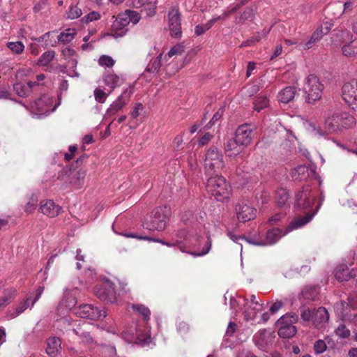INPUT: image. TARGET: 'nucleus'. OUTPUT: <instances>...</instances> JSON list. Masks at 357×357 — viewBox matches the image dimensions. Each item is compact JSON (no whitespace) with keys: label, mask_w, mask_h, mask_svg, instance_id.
Here are the masks:
<instances>
[{"label":"nucleus","mask_w":357,"mask_h":357,"mask_svg":"<svg viewBox=\"0 0 357 357\" xmlns=\"http://www.w3.org/2000/svg\"><path fill=\"white\" fill-rule=\"evenodd\" d=\"M208 175L209 178L206 186L208 192L219 202L227 200L231 195V189L226 179L218 173Z\"/></svg>","instance_id":"1"},{"label":"nucleus","mask_w":357,"mask_h":357,"mask_svg":"<svg viewBox=\"0 0 357 357\" xmlns=\"http://www.w3.org/2000/svg\"><path fill=\"white\" fill-rule=\"evenodd\" d=\"M356 124L355 118L344 112L328 114L324 121V128L330 132H338L343 128H349Z\"/></svg>","instance_id":"2"},{"label":"nucleus","mask_w":357,"mask_h":357,"mask_svg":"<svg viewBox=\"0 0 357 357\" xmlns=\"http://www.w3.org/2000/svg\"><path fill=\"white\" fill-rule=\"evenodd\" d=\"M323 89V84L315 75L310 74L307 76L303 86L304 92L307 95V102L314 104L316 101L320 100Z\"/></svg>","instance_id":"3"},{"label":"nucleus","mask_w":357,"mask_h":357,"mask_svg":"<svg viewBox=\"0 0 357 357\" xmlns=\"http://www.w3.org/2000/svg\"><path fill=\"white\" fill-rule=\"evenodd\" d=\"M225 163L222 153L215 147L209 149L205 156L204 168L207 174L220 173Z\"/></svg>","instance_id":"4"},{"label":"nucleus","mask_w":357,"mask_h":357,"mask_svg":"<svg viewBox=\"0 0 357 357\" xmlns=\"http://www.w3.org/2000/svg\"><path fill=\"white\" fill-rule=\"evenodd\" d=\"M177 236L179 238H183V240H177L173 243L167 241H161V243L169 247L178 246L181 251L184 252L186 245L199 246L202 238V236L195 231L187 232L185 230L179 231Z\"/></svg>","instance_id":"5"},{"label":"nucleus","mask_w":357,"mask_h":357,"mask_svg":"<svg viewBox=\"0 0 357 357\" xmlns=\"http://www.w3.org/2000/svg\"><path fill=\"white\" fill-rule=\"evenodd\" d=\"M94 294L105 303H114L116 301L114 284L108 280H105L102 283L96 286Z\"/></svg>","instance_id":"6"},{"label":"nucleus","mask_w":357,"mask_h":357,"mask_svg":"<svg viewBox=\"0 0 357 357\" xmlns=\"http://www.w3.org/2000/svg\"><path fill=\"white\" fill-rule=\"evenodd\" d=\"M168 211L169 209L166 206H160L154 209L151 216L149 225H147L146 228L151 230H164L167 225Z\"/></svg>","instance_id":"7"},{"label":"nucleus","mask_w":357,"mask_h":357,"mask_svg":"<svg viewBox=\"0 0 357 357\" xmlns=\"http://www.w3.org/2000/svg\"><path fill=\"white\" fill-rule=\"evenodd\" d=\"M342 97L350 108L357 112V79L344 84Z\"/></svg>","instance_id":"8"},{"label":"nucleus","mask_w":357,"mask_h":357,"mask_svg":"<svg viewBox=\"0 0 357 357\" xmlns=\"http://www.w3.org/2000/svg\"><path fill=\"white\" fill-rule=\"evenodd\" d=\"M75 313L79 317L91 320H99L106 317V312L93 305L84 304L74 309Z\"/></svg>","instance_id":"9"},{"label":"nucleus","mask_w":357,"mask_h":357,"mask_svg":"<svg viewBox=\"0 0 357 357\" xmlns=\"http://www.w3.org/2000/svg\"><path fill=\"white\" fill-rule=\"evenodd\" d=\"M237 219L243 222L253 220L256 216V209L248 200H241L235 206Z\"/></svg>","instance_id":"10"},{"label":"nucleus","mask_w":357,"mask_h":357,"mask_svg":"<svg viewBox=\"0 0 357 357\" xmlns=\"http://www.w3.org/2000/svg\"><path fill=\"white\" fill-rule=\"evenodd\" d=\"M315 197L311 194L310 185L303 186L295 195V206L301 209L310 208L314 202Z\"/></svg>","instance_id":"11"},{"label":"nucleus","mask_w":357,"mask_h":357,"mask_svg":"<svg viewBox=\"0 0 357 357\" xmlns=\"http://www.w3.org/2000/svg\"><path fill=\"white\" fill-rule=\"evenodd\" d=\"M285 231H283L279 228H273L269 229L266 235L264 240H257L255 238L247 239L250 244L259 246L271 245L275 243L282 236L286 235Z\"/></svg>","instance_id":"12"},{"label":"nucleus","mask_w":357,"mask_h":357,"mask_svg":"<svg viewBox=\"0 0 357 357\" xmlns=\"http://www.w3.org/2000/svg\"><path fill=\"white\" fill-rule=\"evenodd\" d=\"M168 21L171 36L180 38L181 36V16L177 6H173L169 10Z\"/></svg>","instance_id":"13"},{"label":"nucleus","mask_w":357,"mask_h":357,"mask_svg":"<svg viewBox=\"0 0 357 357\" xmlns=\"http://www.w3.org/2000/svg\"><path fill=\"white\" fill-rule=\"evenodd\" d=\"M132 93L133 89L131 86L124 89L122 93L110 105L107 110V114L112 116L121 111L127 105Z\"/></svg>","instance_id":"14"},{"label":"nucleus","mask_w":357,"mask_h":357,"mask_svg":"<svg viewBox=\"0 0 357 357\" xmlns=\"http://www.w3.org/2000/svg\"><path fill=\"white\" fill-rule=\"evenodd\" d=\"M254 127L248 124H243L238 127L235 132V139L243 146H247L252 141L254 137Z\"/></svg>","instance_id":"15"},{"label":"nucleus","mask_w":357,"mask_h":357,"mask_svg":"<svg viewBox=\"0 0 357 357\" xmlns=\"http://www.w3.org/2000/svg\"><path fill=\"white\" fill-rule=\"evenodd\" d=\"M274 336L270 330L263 329L257 331L253 336V342L257 347L264 350L273 342Z\"/></svg>","instance_id":"16"},{"label":"nucleus","mask_w":357,"mask_h":357,"mask_svg":"<svg viewBox=\"0 0 357 357\" xmlns=\"http://www.w3.org/2000/svg\"><path fill=\"white\" fill-rule=\"evenodd\" d=\"M129 24L127 14H119L112 25V36L114 38L122 37L127 32L126 26Z\"/></svg>","instance_id":"17"},{"label":"nucleus","mask_w":357,"mask_h":357,"mask_svg":"<svg viewBox=\"0 0 357 357\" xmlns=\"http://www.w3.org/2000/svg\"><path fill=\"white\" fill-rule=\"evenodd\" d=\"M315 213L316 211L313 213H307L305 215L296 217L291 221L288 227L286 228L285 233L288 234L293 230L300 229L305 226L312 220Z\"/></svg>","instance_id":"18"},{"label":"nucleus","mask_w":357,"mask_h":357,"mask_svg":"<svg viewBox=\"0 0 357 357\" xmlns=\"http://www.w3.org/2000/svg\"><path fill=\"white\" fill-rule=\"evenodd\" d=\"M329 320V314L325 307H320L313 312L312 322L314 327L321 329Z\"/></svg>","instance_id":"19"},{"label":"nucleus","mask_w":357,"mask_h":357,"mask_svg":"<svg viewBox=\"0 0 357 357\" xmlns=\"http://www.w3.org/2000/svg\"><path fill=\"white\" fill-rule=\"evenodd\" d=\"M39 210L44 215L54 218L59 214L61 208L56 205L54 201L48 199L40 202Z\"/></svg>","instance_id":"20"},{"label":"nucleus","mask_w":357,"mask_h":357,"mask_svg":"<svg viewBox=\"0 0 357 357\" xmlns=\"http://www.w3.org/2000/svg\"><path fill=\"white\" fill-rule=\"evenodd\" d=\"M66 174H68L69 177V183L76 189H79L84 183L86 173L84 169H78L73 171L69 170L66 172Z\"/></svg>","instance_id":"21"},{"label":"nucleus","mask_w":357,"mask_h":357,"mask_svg":"<svg viewBox=\"0 0 357 357\" xmlns=\"http://www.w3.org/2000/svg\"><path fill=\"white\" fill-rule=\"evenodd\" d=\"M132 6L135 8H144L147 15L152 17L156 13L157 0H133Z\"/></svg>","instance_id":"22"},{"label":"nucleus","mask_w":357,"mask_h":357,"mask_svg":"<svg viewBox=\"0 0 357 357\" xmlns=\"http://www.w3.org/2000/svg\"><path fill=\"white\" fill-rule=\"evenodd\" d=\"M61 349V340L56 337H51L47 340L46 353L50 357H56Z\"/></svg>","instance_id":"23"},{"label":"nucleus","mask_w":357,"mask_h":357,"mask_svg":"<svg viewBox=\"0 0 357 357\" xmlns=\"http://www.w3.org/2000/svg\"><path fill=\"white\" fill-rule=\"evenodd\" d=\"M245 310L244 316L247 321L253 320L257 313L264 309L263 303H255V305L249 304L248 299H244Z\"/></svg>","instance_id":"24"},{"label":"nucleus","mask_w":357,"mask_h":357,"mask_svg":"<svg viewBox=\"0 0 357 357\" xmlns=\"http://www.w3.org/2000/svg\"><path fill=\"white\" fill-rule=\"evenodd\" d=\"M241 146L235 138L228 139L224 144L225 153L229 157L236 156L241 153Z\"/></svg>","instance_id":"25"},{"label":"nucleus","mask_w":357,"mask_h":357,"mask_svg":"<svg viewBox=\"0 0 357 357\" xmlns=\"http://www.w3.org/2000/svg\"><path fill=\"white\" fill-rule=\"evenodd\" d=\"M342 54L349 59L357 56V40H351L344 43L341 47Z\"/></svg>","instance_id":"26"},{"label":"nucleus","mask_w":357,"mask_h":357,"mask_svg":"<svg viewBox=\"0 0 357 357\" xmlns=\"http://www.w3.org/2000/svg\"><path fill=\"white\" fill-rule=\"evenodd\" d=\"M297 91L296 87L287 86L278 93V99L282 103H288L293 100Z\"/></svg>","instance_id":"27"},{"label":"nucleus","mask_w":357,"mask_h":357,"mask_svg":"<svg viewBox=\"0 0 357 357\" xmlns=\"http://www.w3.org/2000/svg\"><path fill=\"white\" fill-rule=\"evenodd\" d=\"M103 81L105 84L110 88L111 90L121 86L123 83V80L112 72H107L105 73L103 76Z\"/></svg>","instance_id":"28"},{"label":"nucleus","mask_w":357,"mask_h":357,"mask_svg":"<svg viewBox=\"0 0 357 357\" xmlns=\"http://www.w3.org/2000/svg\"><path fill=\"white\" fill-rule=\"evenodd\" d=\"M271 31V28L264 29L261 31L257 32L255 36L250 37L245 41H243L240 47H245L254 45L256 43L259 42L261 39L266 38Z\"/></svg>","instance_id":"29"},{"label":"nucleus","mask_w":357,"mask_h":357,"mask_svg":"<svg viewBox=\"0 0 357 357\" xmlns=\"http://www.w3.org/2000/svg\"><path fill=\"white\" fill-rule=\"evenodd\" d=\"M51 100L49 96H43L35 100L32 104V108L38 110L39 112H46L50 110Z\"/></svg>","instance_id":"30"},{"label":"nucleus","mask_w":357,"mask_h":357,"mask_svg":"<svg viewBox=\"0 0 357 357\" xmlns=\"http://www.w3.org/2000/svg\"><path fill=\"white\" fill-rule=\"evenodd\" d=\"M311 174V169L308 167L304 165L297 167L291 173L292 177L294 179L298 180H305L308 178Z\"/></svg>","instance_id":"31"},{"label":"nucleus","mask_w":357,"mask_h":357,"mask_svg":"<svg viewBox=\"0 0 357 357\" xmlns=\"http://www.w3.org/2000/svg\"><path fill=\"white\" fill-rule=\"evenodd\" d=\"M335 277L338 281L343 282L349 280L352 275L350 273L348 266L345 264H341L335 268Z\"/></svg>","instance_id":"32"},{"label":"nucleus","mask_w":357,"mask_h":357,"mask_svg":"<svg viewBox=\"0 0 357 357\" xmlns=\"http://www.w3.org/2000/svg\"><path fill=\"white\" fill-rule=\"evenodd\" d=\"M322 37L321 30L317 28L310 38L306 42L301 43L300 45L302 46L303 50H309L312 48L315 43L319 42Z\"/></svg>","instance_id":"33"},{"label":"nucleus","mask_w":357,"mask_h":357,"mask_svg":"<svg viewBox=\"0 0 357 357\" xmlns=\"http://www.w3.org/2000/svg\"><path fill=\"white\" fill-rule=\"evenodd\" d=\"M278 335L282 338H290L296 333V328L291 324H278Z\"/></svg>","instance_id":"34"},{"label":"nucleus","mask_w":357,"mask_h":357,"mask_svg":"<svg viewBox=\"0 0 357 357\" xmlns=\"http://www.w3.org/2000/svg\"><path fill=\"white\" fill-rule=\"evenodd\" d=\"M221 17L218 16L213 17L204 24H197L195 28V33L197 36L204 34L206 31L209 30L216 22L220 20Z\"/></svg>","instance_id":"35"},{"label":"nucleus","mask_w":357,"mask_h":357,"mask_svg":"<svg viewBox=\"0 0 357 357\" xmlns=\"http://www.w3.org/2000/svg\"><path fill=\"white\" fill-rule=\"evenodd\" d=\"M319 293L318 287L307 286L303 289L302 296L306 300L315 301L318 299Z\"/></svg>","instance_id":"36"},{"label":"nucleus","mask_w":357,"mask_h":357,"mask_svg":"<svg viewBox=\"0 0 357 357\" xmlns=\"http://www.w3.org/2000/svg\"><path fill=\"white\" fill-rule=\"evenodd\" d=\"M76 35L77 31L75 29H66L59 35L58 40L62 43H70Z\"/></svg>","instance_id":"37"},{"label":"nucleus","mask_w":357,"mask_h":357,"mask_svg":"<svg viewBox=\"0 0 357 357\" xmlns=\"http://www.w3.org/2000/svg\"><path fill=\"white\" fill-rule=\"evenodd\" d=\"M162 53H160L156 58L151 59L149 63L146 70L151 73L156 74L160 69Z\"/></svg>","instance_id":"38"},{"label":"nucleus","mask_w":357,"mask_h":357,"mask_svg":"<svg viewBox=\"0 0 357 357\" xmlns=\"http://www.w3.org/2000/svg\"><path fill=\"white\" fill-rule=\"evenodd\" d=\"M16 296V290L13 288L6 289L3 296L0 298V307L8 305Z\"/></svg>","instance_id":"39"},{"label":"nucleus","mask_w":357,"mask_h":357,"mask_svg":"<svg viewBox=\"0 0 357 357\" xmlns=\"http://www.w3.org/2000/svg\"><path fill=\"white\" fill-rule=\"evenodd\" d=\"M254 109L259 112L269 105V100L266 96H257L254 100Z\"/></svg>","instance_id":"40"},{"label":"nucleus","mask_w":357,"mask_h":357,"mask_svg":"<svg viewBox=\"0 0 357 357\" xmlns=\"http://www.w3.org/2000/svg\"><path fill=\"white\" fill-rule=\"evenodd\" d=\"M298 320V316L296 313H287L282 316L277 321L278 324H291L296 323Z\"/></svg>","instance_id":"41"},{"label":"nucleus","mask_w":357,"mask_h":357,"mask_svg":"<svg viewBox=\"0 0 357 357\" xmlns=\"http://www.w3.org/2000/svg\"><path fill=\"white\" fill-rule=\"evenodd\" d=\"M289 199V194L286 189L280 188L276 191L275 200L279 206H283Z\"/></svg>","instance_id":"42"},{"label":"nucleus","mask_w":357,"mask_h":357,"mask_svg":"<svg viewBox=\"0 0 357 357\" xmlns=\"http://www.w3.org/2000/svg\"><path fill=\"white\" fill-rule=\"evenodd\" d=\"M30 300L31 298H27L26 300L21 301L18 306L15 308V310L10 313V318H15L24 312L30 306Z\"/></svg>","instance_id":"43"},{"label":"nucleus","mask_w":357,"mask_h":357,"mask_svg":"<svg viewBox=\"0 0 357 357\" xmlns=\"http://www.w3.org/2000/svg\"><path fill=\"white\" fill-rule=\"evenodd\" d=\"M7 47L15 54H21L24 51L25 46L21 41L8 42Z\"/></svg>","instance_id":"44"},{"label":"nucleus","mask_w":357,"mask_h":357,"mask_svg":"<svg viewBox=\"0 0 357 357\" xmlns=\"http://www.w3.org/2000/svg\"><path fill=\"white\" fill-rule=\"evenodd\" d=\"M54 51H47L44 52L38 61V64L40 66H47L54 58Z\"/></svg>","instance_id":"45"},{"label":"nucleus","mask_w":357,"mask_h":357,"mask_svg":"<svg viewBox=\"0 0 357 357\" xmlns=\"http://www.w3.org/2000/svg\"><path fill=\"white\" fill-rule=\"evenodd\" d=\"M132 309L139 312L145 320L148 321L150 319L151 312L145 305L142 304L133 305Z\"/></svg>","instance_id":"46"},{"label":"nucleus","mask_w":357,"mask_h":357,"mask_svg":"<svg viewBox=\"0 0 357 357\" xmlns=\"http://www.w3.org/2000/svg\"><path fill=\"white\" fill-rule=\"evenodd\" d=\"M67 18L70 20L77 19L82 15L81 8L77 6H70L66 12Z\"/></svg>","instance_id":"47"},{"label":"nucleus","mask_w":357,"mask_h":357,"mask_svg":"<svg viewBox=\"0 0 357 357\" xmlns=\"http://www.w3.org/2000/svg\"><path fill=\"white\" fill-rule=\"evenodd\" d=\"M301 317L303 321L312 320L313 312L307 306L302 305L300 307Z\"/></svg>","instance_id":"48"},{"label":"nucleus","mask_w":357,"mask_h":357,"mask_svg":"<svg viewBox=\"0 0 357 357\" xmlns=\"http://www.w3.org/2000/svg\"><path fill=\"white\" fill-rule=\"evenodd\" d=\"M335 334L340 338L344 339L350 336L351 332L344 324H340L335 329Z\"/></svg>","instance_id":"49"},{"label":"nucleus","mask_w":357,"mask_h":357,"mask_svg":"<svg viewBox=\"0 0 357 357\" xmlns=\"http://www.w3.org/2000/svg\"><path fill=\"white\" fill-rule=\"evenodd\" d=\"M115 63V61L108 55H102L98 60V64L103 67L111 68Z\"/></svg>","instance_id":"50"},{"label":"nucleus","mask_w":357,"mask_h":357,"mask_svg":"<svg viewBox=\"0 0 357 357\" xmlns=\"http://www.w3.org/2000/svg\"><path fill=\"white\" fill-rule=\"evenodd\" d=\"M255 10L252 7H247L240 16L239 21L241 23L253 18Z\"/></svg>","instance_id":"51"},{"label":"nucleus","mask_w":357,"mask_h":357,"mask_svg":"<svg viewBox=\"0 0 357 357\" xmlns=\"http://www.w3.org/2000/svg\"><path fill=\"white\" fill-rule=\"evenodd\" d=\"M90 326H91L89 324L86 323L85 321H81L75 328L73 329V331L75 335L80 337L82 336V332L85 333L86 331L89 330Z\"/></svg>","instance_id":"52"},{"label":"nucleus","mask_w":357,"mask_h":357,"mask_svg":"<svg viewBox=\"0 0 357 357\" xmlns=\"http://www.w3.org/2000/svg\"><path fill=\"white\" fill-rule=\"evenodd\" d=\"M13 88L16 93L20 97H24L29 94L28 88L22 83H16Z\"/></svg>","instance_id":"53"},{"label":"nucleus","mask_w":357,"mask_h":357,"mask_svg":"<svg viewBox=\"0 0 357 357\" xmlns=\"http://www.w3.org/2000/svg\"><path fill=\"white\" fill-rule=\"evenodd\" d=\"M124 13L127 14L128 21L129 23L132 22L133 24H137V22H139V20L141 19V16H140L139 13L136 11L126 10L124 12Z\"/></svg>","instance_id":"54"},{"label":"nucleus","mask_w":357,"mask_h":357,"mask_svg":"<svg viewBox=\"0 0 357 357\" xmlns=\"http://www.w3.org/2000/svg\"><path fill=\"white\" fill-rule=\"evenodd\" d=\"M177 331L183 337H185L190 332L189 324L185 321L178 322Z\"/></svg>","instance_id":"55"},{"label":"nucleus","mask_w":357,"mask_h":357,"mask_svg":"<svg viewBox=\"0 0 357 357\" xmlns=\"http://www.w3.org/2000/svg\"><path fill=\"white\" fill-rule=\"evenodd\" d=\"M100 18V15L99 13L96 11H92L89 13L88 15L84 16L81 19V22L84 24H88L91 22L98 20Z\"/></svg>","instance_id":"56"},{"label":"nucleus","mask_w":357,"mask_h":357,"mask_svg":"<svg viewBox=\"0 0 357 357\" xmlns=\"http://www.w3.org/2000/svg\"><path fill=\"white\" fill-rule=\"evenodd\" d=\"M313 349L315 354H319L324 353L326 350L327 346L323 340H318L314 342Z\"/></svg>","instance_id":"57"},{"label":"nucleus","mask_w":357,"mask_h":357,"mask_svg":"<svg viewBox=\"0 0 357 357\" xmlns=\"http://www.w3.org/2000/svg\"><path fill=\"white\" fill-rule=\"evenodd\" d=\"M93 93L95 100L100 103L105 102L108 96L103 90L100 89H96L93 91Z\"/></svg>","instance_id":"58"},{"label":"nucleus","mask_w":357,"mask_h":357,"mask_svg":"<svg viewBox=\"0 0 357 357\" xmlns=\"http://www.w3.org/2000/svg\"><path fill=\"white\" fill-rule=\"evenodd\" d=\"M184 52V47L181 45H176L174 46L167 53V54L165 56V57L167 56L169 58H171L174 56H178L183 54Z\"/></svg>","instance_id":"59"},{"label":"nucleus","mask_w":357,"mask_h":357,"mask_svg":"<svg viewBox=\"0 0 357 357\" xmlns=\"http://www.w3.org/2000/svg\"><path fill=\"white\" fill-rule=\"evenodd\" d=\"M211 239L210 236H207V241H206L205 245L200 252H192L191 255L193 256H204L208 253L211 248Z\"/></svg>","instance_id":"60"},{"label":"nucleus","mask_w":357,"mask_h":357,"mask_svg":"<svg viewBox=\"0 0 357 357\" xmlns=\"http://www.w3.org/2000/svg\"><path fill=\"white\" fill-rule=\"evenodd\" d=\"M224 110L223 108H220L213 116L211 120L209 121L208 124L206 126L208 128H210L211 126L215 124L217 121H218L222 116L223 115Z\"/></svg>","instance_id":"61"},{"label":"nucleus","mask_w":357,"mask_h":357,"mask_svg":"<svg viewBox=\"0 0 357 357\" xmlns=\"http://www.w3.org/2000/svg\"><path fill=\"white\" fill-rule=\"evenodd\" d=\"M82 342L84 344H90L93 342V339L90 334L89 330L86 331L85 333L82 332V336L80 337Z\"/></svg>","instance_id":"62"},{"label":"nucleus","mask_w":357,"mask_h":357,"mask_svg":"<svg viewBox=\"0 0 357 357\" xmlns=\"http://www.w3.org/2000/svg\"><path fill=\"white\" fill-rule=\"evenodd\" d=\"M213 138V135L209 132L205 133L199 140L198 144L200 146L206 145Z\"/></svg>","instance_id":"63"},{"label":"nucleus","mask_w":357,"mask_h":357,"mask_svg":"<svg viewBox=\"0 0 357 357\" xmlns=\"http://www.w3.org/2000/svg\"><path fill=\"white\" fill-rule=\"evenodd\" d=\"M47 0H39V1L38 3H36L33 8V12L38 13V12L41 11L42 10H43L45 8V7L47 6Z\"/></svg>","instance_id":"64"}]
</instances>
